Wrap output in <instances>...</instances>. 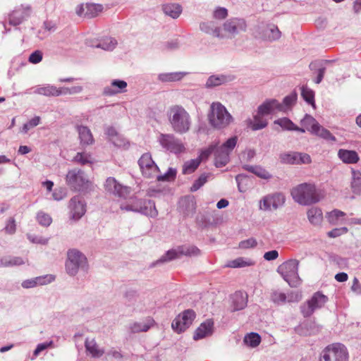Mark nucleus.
Segmentation results:
<instances>
[{
	"label": "nucleus",
	"mask_w": 361,
	"mask_h": 361,
	"mask_svg": "<svg viewBox=\"0 0 361 361\" xmlns=\"http://www.w3.org/2000/svg\"><path fill=\"white\" fill-rule=\"evenodd\" d=\"M328 297L322 292L317 291L300 306V311L304 317H310L314 311L322 308L328 302Z\"/></svg>",
	"instance_id": "10"
},
{
	"label": "nucleus",
	"mask_w": 361,
	"mask_h": 361,
	"mask_svg": "<svg viewBox=\"0 0 361 361\" xmlns=\"http://www.w3.org/2000/svg\"><path fill=\"white\" fill-rule=\"evenodd\" d=\"M300 123L311 133H312L316 128H318L319 125L317 121L309 114H305V117L301 120Z\"/></svg>",
	"instance_id": "42"
},
{
	"label": "nucleus",
	"mask_w": 361,
	"mask_h": 361,
	"mask_svg": "<svg viewBox=\"0 0 361 361\" xmlns=\"http://www.w3.org/2000/svg\"><path fill=\"white\" fill-rule=\"evenodd\" d=\"M70 218L74 221L79 220L86 212V204L79 196L72 197L69 202Z\"/></svg>",
	"instance_id": "18"
},
{
	"label": "nucleus",
	"mask_w": 361,
	"mask_h": 361,
	"mask_svg": "<svg viewBox=\"0 0 361 361\" xmlns=\"http://www.w3.org/2000/svg\"><path fill=\"white\" fill-rule=\"evenodd\" d=\"M142 174L147 178H154L159 171V167L153 161L149 153L143 154L138 160Z\"/></svg>",
	"instance_id": "14"
},
{
	"label": "nucleus",
	"mask_w": 361,
	"mask_h": 361,
	"mask_svg": "<svg viewBox=\"0 0 361 361\" xmlns=\"http://www.w3.org/2000/svg\"><path fill=\"white\" fill-rule=\"evenodd\" d=\"M124 298L128 305H133L139 298V295L135 290H128L125 293Z\"/></svg>",
	"instance_id": "55"
},
{
	"label": "nucleus",
	"mask_w": 361,
	"mask_h": 361,
	"mask_svg": "<svg viewBox=\"0 0 361 361\" xmlns=\"http://www.w3.org/2000/svg\"><path fill=\"white\" fill-rule=\"evenodd\" d=\"M233 312L241 310L247 306V295L242 291H236L231 297Z\"/></svg>",
	"instance_id": "27"
},
{
	"label": "nucleus",
	"mask_w": 361,
	"mask_h": 361,
	"mask_svg": "<svg viewBox=\"0 0 361 361\" xmlns=\"http://www.w3.org/2000/svg\"><path fill=\"white\" fill-rule=\"evenodd\" d=\"M348 353L341 343H333L326 346L320 355L319 361H348Z\"/></svg>",
	"instance_id": "9"
},
{
	"label": "nucleus",
	"mask_w": 361,
	"mask_h": 361,
	"mask_svg": "<svg viewBox=\"0 0 361 361\" xmlns=\"http://www.w3.org/2000/svg\"><path fill=\"white\" fill-rule=\"evenodd\" d=\"M200 29L206 34L220 37L221 27L216 21L202 22L200 24Z\"/></svg>",
	"instance_id": "31"
},
{
	"label": "nucleus",
	"mask_w": 361,
	"mask_h": 361,
	"mask_svg": "<svg viewBox=\"0 0 361 361\" xmlns=\"http://www.w3.org/2000/svg\"><path fill=\"white\" fill-rule=\"evenodd\" d=\"M302 329L305 336L317 334L322 329V326L314 321H308L303 324Z\"/></svg>",
	"instance_id": "44"
},
{
	"label": "nucleus",
	"mask_w": 361,
	"mask_h": 361,
	"mask_svg": "<svg viewBox=\"0 0 361 361\" xmlns=\"http://www.w3.org/2000/svg\"><path fill=\"white\" fill-rule=\"evenodd\" d=\"M200 159H190L184 163L183 166V174H190L193 173L200 166Z\"/></svg>",
	"instance_id": "52"
},
{
	"label": "nucleus",
	"mask_w": 361,
	"mask_h": 361,
	"mask_svg": "<svg viewBox=\"0 0 361 361\" xmlns=\"http://www.w3.org/2000/svg\"><path fill=\"white\" fill-rule=\"evenodd\" d=\"M16 221L13 217H11L4 228V231L6 233L8 234H13L16 232Z\"/></svg>",
	"instance_id": "63"
},
{
	"label": "nucleus",
	"mask_w": 361,
	"mask_h": 361,
	"mask_svg": "<svg viewBox=\"0 0 361 361\" xmlns=\"http://www.w3.org/2000/svg\"><path fill=\"white\" fill-rule=\"evenodd\" d=\"M346 227L336 228L327 233V235L329 238H336L348 232Z\"/></svg>",
	"instance_id": "62"
},
{
	"label": "nucleus",
	"mask_w": 361,
	"mask_h": 361,
	"mask_svg": "<svg viewBox=\"0 0 361 361\" xmlns=\"http://www.w3.org/2000/svg\"><path fill=\"white\" fill-rule=\"evenodd\" d=\"M235 77L231 74L212 75L209 76L206 82L207 88H212L216 86L224 85L233 81Z\"/></svg>",
	"instance_id": "25"
},
{
	"label": "nucleus",
	"mask_w": 361,
	"mask_h": 361,
	"mask_svg": "<svg viewBox=\"0 0 361 361\" xmlns=\"http://www.w3.org/2000/svg\"><path fill=\"white\" fill-rule=\"evenodd\" d=\"M66 183L72 190L82 191L87 188L89 181L83 171L73 169L68 171L66 176Z\"/></svg>",
	"instance_id": "11"
},
{
	"label": "nucleus",
	"mask_w": 361,
	"mask_h": 361,
	"mask_svg": "<svg viewBox=\"0 0 361 361\" xmlns=\"http://www.w3.org/2000/svg\"><path fill=\"white\" fill-rule=\"evenodd\" d=\"M338 157L345 164H356L360 159L355 151L344 149L338 150Z\"/></svg>",
	"instance_id": "33"
},
{
	"label": "nucleus",
	"mask_w": 361,
	"mask_h": 361,
	"mask_svg": "<svg viewBox=\"0 0 361 361\" xmlns=\"http://www.w3.org/2000/svg\"><path fill=\"white\" fill-rule=\"evenodd\" d=\"M301 96L308 104L315 108L314 92L313 90L303 85L301 87Z\"/></svg>",
	"instance_id": "47"
},
{
	"label": "nucleus",
	"mask_w": 361,
	"mask_h": 361,
	"mask_svg": "<svg viewBox=\"0 0 361 361\" xmlns=\"http://www.w3.org/2000/svg\"><path fill=\"white\" fill-rule=\"evenodd\" d=\"M271 300L277 305H281L286 302V295L285 293L274 290L271 294Z\"/></svg>",
	"instance_id": "56"
},
{
	"label": "nucleus",
	"mask_w": 361,
	"mask_h": 361,
	"mask_svg": "<svg viewBox=\"0 0 361 361\" xmlns=\"http://www.w3.org/2000/svg\"><path fill=\"white\" fill-rule=\"evenodd\" d=\"M155 324V322L151 317H147L141 321L134 322L129 324L128 329L131 334L147 332Z\"/></svg>",
	"instance_id": "23"
},
{
	"label": "nucleus",
	"mask_w": 361,
	"mask_h": 361,
	"mask_svg": "<svg viewBox=\"0 0 361 361\" xmlns=\"http://www.w3.org/2000/svg\"><path fill=\"white\" fill-rule=\"evenodd\" d=\"M299 152L283 153L280 155L281 162L287 164H298Z\"/></svg>",
	"instance_id": "50"
},
{
	"label": "nucleus",
	"mask_w": 361,
	"mask_h": 361,
	"mask_svg": "<svg viewBox=\"0 0 361 361\" xmlns=\"http://www.w3.org/2000/svg\"><path fill=\"white\" fill-rule=\"evenodd\" d=\"M179 210L184 217L192 216L196 211V202L193 197H184L179 202Z\"/></svg>",
	"instance_id": "26"
},
{
	"label": "nucleus",
	"mask_w": 361,
	"mask_h": 361,
	"mask_svg": "<svg viewBox=\"0 0 361 361\" xmlns=\"http://www.w3.org/2000/svg\"><path fill=\"white\" fill-rule=\"evenodd\" d=\"M103 11V6L98 4H86L78 7L76 13L80 16L92 18L97 16Z\"/></svg>",
	"instance_id": "20"
},
{
	"label": "nucleus",
	"mask_w": 361,
	"mask_h": 361,
	"mask_svg": "<svg viewBox=\"0 0 361 361\" xmlns=\"http://www.w3.org/2000/svg\"><path fill=\"white\" fill-rule=\"evenodd\" d=\"M42 60V53L39 50L33 51L29 56V62L36 64L39 63Z\"/></svg>",
	"instance_id": "64"
},
{
	"label": "nucleus",
	"mask_w": 361,
	"mask_h": 361,
	"mask_svg": "<svg viewBox=\"0 0 361 361\" xmlns=\"http://www.w3.org/2000/svg\"><path fill=\"white\" fill-rule=\"evenodd\" d=\"M312 134L319 136L326 141L336 142V140L335 136L333 135L329 130L324 128L320 124L319 125V128H316Z\"/></svg>",
	"instance_id": "45"
},
{
	"label": "nucleus",
	"mask_w": 361,
	"mask_h": 361,
	"mask_svg": "<svg viewBox=\"0 0 361 361\" xmlns=\"http://www.w3.org/2000/svg\"><path fill=\"white\" fill-rule=\"evenodd\" d=\"M286 201L285 195L281 192H275L266 195L261 200L262 206L260 208L264 210L277 209L282 207Z\"/></svg>",
	"instance_id": "17"
},
{
	"label": "nucleus",
	"mask_w": 361,
	"mask_h": 361,
	"mask_svg": "<svg viewBox=\"0 0 361 361\" xmlns=\"http://www.w3.org/2000/svg\"><path fill=\"white\" fill-rule=\"evenodd\" d=\"M105 190L121 198L126 199L131 192L130 187L120 184L114 178L109 177L104 184Z\"/></svg>",
	"instance_id": "16"
},
{
	"label": "nucleus",
	"mask_w": 361,
	"mask_h": 361,
	"mask_svg": "<svg viewBox=\"0 0 361 361\" xmlns=\"http://www.w3.org/2000/svg\"><path fill=\"white\" fill-rule=\"evenodd\" d=\"M158 141L163 148L172 153L179 154L185 150L182 142L173 134L161 133Z\"/></svg>",
	"instance_id": "13"
},
{
	"label": "nucleus",
	"mask_w": 361,
	"mask_h": 361,
	"mask_svg": "<svg viewBox=\"0 0 361 361\" xmlns=\"http://www.w3.org/2000/svg\"><path fill=\"white\" fill-rule=\"evenodd\" d=\"M312 134L319 136L326 141L336 142V140L335 136L333 135L329 130L324 128L320 124L319 125V128H316Z\"/></svg>",
	"instance_id": "46"
},
{
	"label": "nucleus",
	"mask_w": 361,
	"mask_h": 361,
	"mask_svg": "<svg viewBox=\"0 0 361 361\" xmlns=\"http://www.w3.org/2000/svg\"><path fill=\"white\" fill-rule=\"evenodd\" d=\"M290 195L295 202L305 206L317 203L324 197L323 190L310 183H303L293 188Z\"/></svg>",
	"instance_id": "1"
},
{
	"label": "nucleus",
	"mask_w": 361,
	"mask_h": 361,
	"mask_svg": "<svg viewBox=\"0 0 361 361\" xmlns=\"http://www.w3.org/2000/svg\"><path fill=\"white\" fill-rule=\"evenodd\" d=\"M167 116L171 127L176 133L184 134L190 129V116L182 106H171L167 111Z\"/></svg>",
	"instance_id": "2"
},
{
	"label": "nucleus",
	"mask_w": 361,
	"mask_h": 361,
	"mask_svg": "<svg viewBox=\"0 0 361 361\" xmlns=\"http://www.w3.org/2000/svg\"><path fill=\"white\" fill-rule=\"evenodd\" d=\"M34 93L46 97H56V87L51 85L37 86L34 90Z\"/></svg>",
	"instance_id": "43"
},
{
	"label": "nucleus",
	"mask_w": 361,
	"mask_h": 361,
	"mask_svg": "<svg viewBox=\"0 0 361 361\" xmlns=\"http://www.w3.org/2000/svg\"><path fill=\"white\" fill-rule=\"evenodd\" d=\"M208 119L214 128L222 129L232 122L233 117L224 105L219 102H213L210 106Z\"/></svg>",
	"instance_id": "4"
},
{
	"label": "nucleus",
	"mask_w": 361,
	"mask_h": 361,
	"mask_svg": "<svg viewBox=\"0 0 361 361\" xmlns=\"http://www.w3.org/2000/svg\"><path fill=\"white\" fill-rule=\"evenodd\" d=\"M176 170L173 168H169L164 175H157V179L159 181H169L176 178Z\"/></svg>",
	"instance_id": "58"
},
{
	"label": "nucleus",
	"mask_w": 361,
	"mask_h": 361,
	"mask_svg": "<svg viewBox=\"0 0 361 361\" xmlns=\"http://www.w3.org/2000/svg\"><path fill=\"white\" fill-rule=\"evenodd\" d=\"M195 317L196 314L194 310H186L173 320L171 327L174 331L178 334L183 332L192 324Z\"/></svg>",
	"instance_id": "12"
},
{
	"label": "nucleus",
	"mask_w": 361,
	"mask_h": 361,
	"mask_svg": "<svg viewBox=\"0 0 361 361\" xmlns=\"http://www.w3.org/2000/svg\"><path fill=\"white\" fill-rule=\"evenodd\" d=\"M243 342L247 346L251 348H255L259 345L261 342V337L257 333H250L247 334L243 339Z\"/></svg>",
	"instance_id": "48"
},
{
	"label": "nucleus",
	"mask_w": 361,
	"mask_h": 361,
	"mask_svg": "<svg viewBox=\"0 0 361 361\" xmlns=\"http://www.w3.org/2000/svg\"><path fill=\"white\" fill-rule=\"evenodd\" d=\"M162 11L165 15L176 19L181 14L183 8L179 4H166L163 5Z\"/></svg>",
	"instance_id": "35"
},
{
	"label": "nucleus",
	"mask_w": 361,
	"mask_h": 361,
	"mask_svg": "<svg viewBox=\"0 0 361 361\" xmlns=\"http://www.w3.org/2000/svg\"><path fill=\"white\" fill-rule=\"evenodd\" d=\"M345 215V214L343 212L338 209H334L326 214V219L331 225H336L338 224L339 219Z\"/></svg>",
	"instance_id": "53"
},
{
	"label": "nucleus",
	"mask_w": 361,
	"mask_h": 361,
	"mask_svg": "<svg viewBox=\"0 0 361 361\" xmlns=\"http://www.w3.org/2000/svg\"><path fill=\"white\" fill-rule=\"evenodd\" d=\"M298 98V94L295 92H293L290 94L286 96L283 102L281 103V105L283 107V110L281 111V112H286L288 109L291 108L296 102Z\"/></svg>",
	"instance_id": "51"
},
{
	"label": "nucleus",
	"mask_w": 361,
	"mask_h": 361,
	"mask_svg": "<svg viewBox=\"0 0 361 361\" xmlns=\"http://www.w3.org/2000/svg\"><path fill=\"white\" fill-rule=\"evenodd\" d=\"M54 345V342L52 341H50L49 342H45V343H39L35 350H34V353H33V356L34 358H35L37 356H38V355L42 352L43 350L47 349L49 347H52Z\"/></svg>",
	"instance_id": "59"
},
{
	"label": "nucleus",
	"mask_w": 361,
	"mask_h": 361,
	"mask_svg": "<svg viewBox=\"0 0 361 361\" xmlns=\"http://www.w3.org/2000/svg\"><path fill=\"white\" fill-rule=\"evenodd\" d=\"M211 176V173H202L197 179H196L192 186L190 187V192H196L200 188H201L208 180L209 178Z\"/></svg>",
	"instance_id": "49"
},
{
	"label": "nucleus",
	"mask_w": 361,
	"mask_h": 361,
	"mask_svg": "<svg viewBox=\"0 0 361 361\" xmlns=\"http://www.w3.org/2000/svg\"><path fill=\"white\" fill-rule=\"evenodd\" d=\"M25 264V261L20 257L6 256L0 258V267L20 266Z\"/></svg>",
	"instance_id": "40"
},
{
	"label": "nucleus",
	"mask_w": 361,
	"mask_h": 361,
	"mask_svg": "<svg viewBox=\"0 0 361 361\" xmlns=\"http://www.w3.org/2000/svg\"><path fill=\"white\" fill-rule=\"evenodd\" d=\"M350 188L353 194L361 195V171L351 169Z\"/></svg>",
	"instance_id": "34"
},
{
	"label": "nucleus",
	"mask_w": 361,
	"mask_h": 361,
	"mask_svg": "<svg viewBox=\"0 0 361 361\" xmlns=\"http://www.w3.org/2000/svg\"><path fill=\"white\" fill-rule=\"evenodd\" d=\"M85 347L86 351L94 358H99L104 354V350L99 348L94 338H86Z\"/></svg>",
	"instance_id": "32"
},
{
	"label": "nucleus",
	"mask_w": 361,
	"mask_h": 361,
	"mask_svg": "<svg viewBox=\"0 0 361 361\" xmlns=\"http://www.w3.org/2000/svg\"><path fill=\"white\" fill-rule=\"evenodd\" d=\"M37 219L38 223L43 226H49L52 222L51 217L43 212L37 213Z\"/></svg>",
	"instance_id": "57"
},
{
	"label": "nucleus",
	"mask_w": 361,
	"mask_h": 361,
	"mask_svg": "<svg viewBox=\"0 0 361 361\" xmlns=\"http://www.w3.org/2000/svg\"><path fill=\"white\" fill-rule=\"evenodd\" d=\"M65 266L67 274L71 276H75L79 270L86 271L88 269L87 257L76 249H71L68 251Z\"/></svg>",
	"instance_id": "6"
},
{
	"label": "nucleus",
	"mask_w": 361,
	"mask_h": 361,
	"mask_svg": "<svg viewBox=\"0 0 361 361\" xmlns=\"http://www.w3.org/2000/svg\"><path fill=\"white\" fill-rule=\"evenodd\" d=\"M77 131L78 133L80 143L82 147L92 145L94 142L93 135L90 129L84 126H78Z\"/></svg>",
	"instance_id": "30"
},
{
	"label": "nucleus",
	"mask_w": 361,
	"mask_h": 361,
	"mask_svg": "<svg viewBox=\"0 0 361 361\" xmlns=\"http://www.w3.org/2000/svg\"><path fill=\"white\" fill-rule=\"evenodd\" d=\"M55 279L54 276L47 274L44 276H37L32 279H26L21 283L23 288H32L37 286H43L51 283Z\"/></svg>",
	"instance_id": "24"
},
{
	"label": "nucleus",
	"mask_w": 361,
	"mask_h": 361,
	"mask_svg": "<svg viewBox=\"0 0 361 361\" xmlns=\"http://www.w3.org/2000/svg\"><path fill=\"white\" fill-rule=\"evenodd\" d=\"M236 136L228 139L222 145L214 149V165L217 168L226 166L230 161V154L237 144Z\"/></svg>",
	"instance_id": "8"
},
{
	"label": "nucleus",
	"mask_w": 361,
	"mask_h": 361,
	"mask_svg": "<svg viewBox=\"0 0 361 361\" xmlns=\"http://www.w3.org/2000/svg\"><path fill=\"white\" fill-rule=\"evenodd\" d=\"M307 218L310 222L313 225H319L323 219V214L321 209L318 207H312L307 211Z\"/></svg>",
	"instance_id": "39"
},
{
	"label": "nucleus",
	"mask_w": 361,
	"mask_h": 361,
	"mask_svg": "<svg viewBox=\"0 0 361 361\" xmlns=\"http://www.w3.org/2000/svg\"><path fill=\"white\" fill-rule=\"evenodd\" d=\"M213 326L214 322L211 319H207L202 322L195 330L193 335V339L195 341H197L212 335L213 332Z\"/></svg>",
	"instance_id": "28"
},
{
	"label": "nucleus",
	"mask_w": 361,
	"mask_h": 361,
	"mask_svg": "<svg viewBox=\"0 0 361 361\" xmlns=\"http://www.w3.org/2000/svg\"><path fill=\"white\" fill-rule=\"evenodd\" d=\"M120 209L126 212H133L154 218L158 215V212L154 201L147 199L131 197L126 203L121 204Z\"/></svg>",
	"instance_id": "3"
},
{
	"label": "nucleus",
	"mask_w": 361,
	"mask_h": 361,
	"mask_svg": "<svg viewBox=\"0 0 361 361\" xmlns=\"http://www.w3.org/2000/svg\"><path fill=\"white\" fill-rule=\"evenodd\" d=\"M299 261L290 259L280 264L277 272L291 287H298L301 284V279L298 274Z\"/></svg>",
	"instance_id": "5"
},
{
	"label": "nucleus",
	"mask_w": 361,
	"mask_h": 361,
	"mask_svg": "<svg viewBox=\"0 0 361 361\" xmlns=\"http://www.w3.org/2000/svg\"><path fill=\"white\" fill-rule=\"evenodd\" d=\"M186 75L185 72L160 73L158 75V80L162 82H176L180 80Z\"/></svg>",
	"instance_id": "37"
},
{
	"label": "nucleus",
	"mask_w": 361,
	"mask_h": 361,
	"mask_svg": "<svg viewBox=\"0 0 361 361\" xmlns=\"http://www.w3.org/2000/svg\"><path fill=\"white\" fill-rule=\"evenodd\" d=\"M32 10L30 6L21 5L16 7L9 15V23L16 26L27 20L31 15Z\"/></svg>",
	"instance_id": "19"
},
{
	"label": "nucleus",
	"mask_w": 361,
	"mask_h": 361,
	"mask_svg": "<svg viewBox=\"0 0 361 361\" xmlns=\"http://www.w3.org/2000/svg\"><path fill=\"white\" fill-rule=\"evenodd\" d=\"M216 148V145H211L207 149L202 150L197 158V159H200V162L203 160H206L208 157L214 152Z\"/></svg>",
	"instance_id": "60"
},
{
	"label": "nucleus",
	"mask_w": 361,
	"mask_h": 361,
	"mask_svg": "<svg viewBox=\"0 0 361 361\" xmlns=\"http://www.w3.org/2000/svg\"><path fill=\"white\" fill-rule=\"evenodd\" d=\"M127 82L122 80H114L110 86L104 88L103 93L106 96H112L126 91Z\"/></svg>",
	"instance_id": "29"
},
{
	"label": "nucleus",
	"mask_w": 361,
	"mask_h": 361,
	"mask_svg": "<svg viewBox=\"0 0 361 361\" xmlns=\"http://www.w3.org/2000/svg\"><path fill=\"white\" fill-rule=\"evenodd\" d=\"M257 33L259 38L268 42L276 41L281 37V31L273 23H262L257 27Z\"/></svg>",
	"instance_id": "15"
},
{
	"label": "nucleus",
	"mask_w": 361,
	"mask_h": 361,
	"mask_svg": "<svg viewBox=\"0 0 361 361\" xmlns=\"http://www.w3.org/2000/svg\"><path fill=\"white\" fill-rule=\"evenodd\" d=\"M200 254V250L195 246H178L175 249L168 250L161 258L151 264L150 267H154L159 264L170 262L179 258L182 255L197 256Z\"/></svg>",
	"instance_id": "7"
},
{
	"label": "nucleus",
	"mask_w": 361,
	"mask_h": 361,
	"mask_svg": "<svg viewBox=\"0 0 361 361\" xmlns=\"http://www.w3.org/2000/svg\"><path fill=\"white\" fill-rule=\"evenodd\" d=\"M72 161L82 166L92 164L94 160L90 153L85 152H77L72 159Z\"/></svg>",
	"instance_id": "41"
},
{
	"label": "nucleus",
	"mask_w": 361,
	"mask_h": 361,
	"mask_svg": "<svg viewBox=\"0 0 361 361\" xmlns=\"http://www.w3.org/2000/svg\"><path fill=\"white\" fill-rule=\"evenodd\" d=\"M274 123L280 126L283 130H293L295 124L288 118L284 117L274 121Z\"/></svg>",
	"instance_id": "54"
},
{
	"label": "nucleus",
	"mask_w": 361,
	"mask_h": 361,
	"mask_svg": "<svg viewBox=\"0 0 361 361\" xmlns=\"http://www.w3.org/2000/svg\"><path fill=\"white\" fill-rule=\"evenodd\" d=\"M258 113L264 116L274 114L276 111H281L283 107L281 103L276 99H268L262 102L257 108Z\"/></svg>",
	"instance_id": "21"
},
{
	"label": "nucleus",
	"mask_w": 361,
	"mask_h": 361,
	"mask_svg": "<svg viewBox=\"0 0 361 361\" xmlns=\"http://www.w3.org/2000/svg\"><path fill=\"white\" fill-rule=\"evenodd\" d=\"M228 16V11L226 8L218 7L213 13V17L217 20H224Z\"/></svg>",
	"instance_id": "61"
},
{
	"label": "nucleus",
	"mask_w": 361,
	"mask_h": 361,
	"mask_svg": "<svg viewBox=\"0 0 361 361\" xmlns=\"http://www.w3.org/2000/svg\"><path fill=\"white\" fill-rule=\"evenodd\" d=\"M264 115L259 114L258 112L256 115L254 116L253 120L248 119L247 120V126L252 130H258L264 128L267 124L268 122L267 120H264L262 118V116Z\"/></svg>",
	"instance_id": "38"
},
{
	"label": "nucleus",
	"mask_w": 361,
	"mask_h": 361,
	"mask_svg": "<svg viewBox=\"0 0 361 361\" xmlns=\"http://www.w3.org/2000/svg\"><path fill=\"white\" fill-rule=\"evenodd\" d=\"M246 27V22L243 18H231L224 23V30L233 35L238 34L242 31H245Z\"/></svg>",
	"instance_id": "22"
},
{
	"label": "nucleus",
	"mask_w": 361,
	"mask_h": 361,
	"mask_svg": "<svg viewBox=\"0 0 361 361\" xmlns=\"http://www.w3.org/2000/svg\"><path fill=\"white\" fill-rule=\"evenodd\" d=\"M90 45L94 47L101 48L105 51H112L117 45V41L113 37H106L101 39L95 44H91Z\"/></svg>",
	"instance_id": "36"
}]
</instances>
